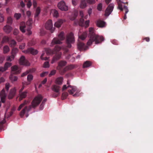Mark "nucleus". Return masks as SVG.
Wrapping results in <instances>:
<instances>
[{"label": "nucleus", "instance_id": "30", "mask_svg": "<svg viewBox=\"0 0 153 153\" xmlns=\"http://www.w3.org/2000/svg\"><path fill=\"white\" fill-rule=\"evenodd\" d=\"M92 64V63L90 61H86L85 62L83 65V68H84L90 66Z\"/></svg>", "mask_w": 153, "mask_h": 153}, {"label": "nucleus", "instance_id": "32", "mask_svg": "<svg viewBox=\"0 0 153 153\" xmlns=\"http://www.w3.org/2000/svg\"><path fill=\"white\" fill-rule=\"evenodd\" d=\"M51 13L54 17L56 18L59 17V14L57 10H52L51 11Z\"/></svg>", "mask_w": 153, "mask_h": 153}, {"label": "nucleus", "instance_id": "2", "mask_svg": "<svg viewBox=\"0 0 153 153\" xmlns=\"http://www.w3.org/2000/svg\"><path fill=\"white\" fill-rule=\"evenodd\" d=\"M32 22V20L31 19H29L26 23L27 25L28 26V27L27 28L25 23L24 22H21L20 26V30L22 33H25L26 30V33L28 35H31L32 34V32L30 31V29L31 28Z\"/></svg>", "mask_w": 153, "mask_h": 153}, {"label": "nucleus", "instance_id": "12", "mask_svg": "<svg viewBox=\"0 0 153 153\" xmlns=\"http://www.w3.org/2000/svg\"><path fill=\"white\" fill-rule=\"evenodd\" d=\"M114 7V5L112 4H111L108 5L106 8L105 12V16H108L113 10Z\"/></svg>", "mask_w": 153, "mask_h": 153}, {"label": "nucleus", "instance_id": "13", "mask_svg": "<svg viewBox=\"0 0 153 153\" xmlns=\"http://www.w3.org/2000/svg\"><path fill=\"white\" fill-rule=\"evenodd\" d=\"M11 68V74H18L20 73L21 71V69L16 65L12 66Z\"/></svg>", "mask_w": 153, "mask_h": 153}, {"label": "nucleus", "instance_id": "23", "mask_svg": "<svg viewBox=\"0 0 153 153\" xmlns=\"http://www.w3.org/2000/svg\"><path fill=\"white\" fill-rule=\"evenodd\" d=\"M87 6V2L85 0H81L79 5L81 8L84 9Z\"/></svg>", "mask_w": 153, "mask_h": 153}, {"label": "nucleus", "instance_id": "64", "mask_svg": "<svg viewBox=\"0 0 153 153\" xmlns=\"http://www.w3.org/2000/svg\"><path fill=\"white\" fill-rule=\"evenodd\" d=\"M72 3L74 6H76L77 4V2L75 0H72Z\"/></svg>", "mask_w": 153, "mask_h": 153}, {"label": "nucleus", "instance_id": "19", "mask_svg": "<svg viewBox=\"0 0 153 153\" xmlns=\"http://www.w3.org/2000/svg\"><path fill=\"white\" fill-rule=\"evenodd\" d=\"M12 65L11 63L7 62L4 65V67H0V71L4 72L7 70L8 68L10 67Z\"/></svg>", "mask_w": 153, "mask_h": 153}, {"label": "nucleus", "instance_id": "57", "mask_svg": "<svg viewBox=\"0 0 153 153\" xmlns=\"http://www.w3.org/2000/svg\"><path fill=\"white\" fill-rule=\"evenodd\" d=\"M5 59V57L4 56H2L0 57V63L3 62Z\"/></svg>", "mask_w": 153, "mask_h": 153}, {"label": "nucleus", "instance_id": "45", "mask_svg": "<svg viewBox=\"0 0 153 153\" xmlns=\"http://www.w3.org/2000/svg\"><path fill=\"white\" fill-rule=\"evenodd\" d=\"M2 41L3 42H9V38L6 36H5L3 38Z\"/></svg>", "mask_w": 153, "mask_h": 153}, {"label": "nucleus", "instance_id": "44", "mask_svg": "<svg viewBox=\"0 0 153 153\" xmlns=\"http://www.w3.org/2000/svg\"><path fill=\"white\" fill-rule=\"evenodd\" d=\"M102 3H100L97 5V9L98 10L101 11L102 10Z\"/></svg>", "mask_w": 153, "mask_h": 153}, {"label": "nucleus", "instance_id": "41", "mask_svg": "<svg viewBox=\"0 0 153 153\" xmlns=\"http://www.w3.org/2000/svg\"><path fill=\"white\" fill-rule=\"evenodd\" d=\"M14 56L11 55L10 56H8L6 58V60L8 61L11 62L14 59Z\"/></svg>", "mask_w": 153, "mask_h": 153}, {"label": "nucleus", "instance_id": "35", "mask_svg": "<svg viewBox=\"0 0 153 153\" xmlns=\"http://www.w3.org/2000/svg\"><path fill=\"white\" fill-rule=\"evenodd\" d=\"M18 49L16 48H13L12 51V55H13L14 56H15L16 53H18Z\"/></svg>", "mask_w": 153, "mask_h": 153}, {"label": "nucleus", "instance_id": "53", "mask_svg": "<svg viewBox=\"0 0 153 153\" xmlns=\"http://www.w3.org/2000/svg\"><path fill=\"white\" fill-rule=\"evenodd\" d=\"M4 21V17L3 15L0 13V22H2Z\"/></svg>", "mask_w": 153, "mask_h": 153}, {"label": "nucleus", "instance_id": "59", "mask_svg": "<svg viewBox=\"0 0 153 153\" xmlns=\"http://www.w3.org/2000/svg\"><path fill=\"white\" fill-rule=\"evenodd\" d=\"M29 73V71H26L25 72L23 73L22 75L21 76L22 77L26 75H27V74Z\"/></svg>", "mask_w": 153, "mask_h": 153}, {"label": "nucleus", "instance_id": "7", "mask_svg": "<svg viewBox=\"0 0 153 153\" xmlns=\"http://www.w3.org/2000/svg\"><path fill=\"white\" fill-rule=\"evenodd\" d=\"M43 98V97L41 95H38L31 102L32 106L33 108H35L38 106L40 103Z\"/></svg>", "mask_w": 153, "mask_h": 153}, {"label": "nucleus", "instance_id": "31", "mask_svg": "<svg viewBox=\"0 0 153 153\" xmlns=\"http://www.w3.org/2000/svg\"><path fill=\"white\" fill-rule=\"evenodd\" d=\"M61 54H60L56 55L53 58V60L51 62V63L53 64L55 61L59 59L61 57Z\"/></svg>", "mask_w": 153, "mask_h": 153}, {"label": "nucleus", "instance_id": "40", "mask_svg": "<svg viewBox=\"0 0 153 153\" xmlns=\"http://www.w3.org/2000/svg\"><path fill=\"white\" fill-rule=\"evenodd\" d=\"M68 95V93L66 92H64L62 94V100L66 99Z\"/></svg>", "mask_w": 153, "mask_h": 153}, {"label": "nucleus", "instance_id": "24", "mask_svg": "<svg viewBox=\"0 0 153 153\" xmlns=\"http://www.w3.org/2000/svg\"><path fill=\"white\" fill-rule=\"evenodd\" d=\"M97 25L98 27H103L105 26V22L103 21L98 20L97 22Z\"/></svg>", "mask_w": 153, "mask_h": 153}, {"label": "nucleus", "instance_id": "62", "mask_svg": "<svg viewBox=\"0 0 153 153\" xmlns=\"http://www.w3.org/2000/svg\"><path fill=\"white\" fill-rule=\"evenodd\" d=\"M20 5L22 7H24L25 6V4L22 1H21L20 2Z\"/></svg>", "mask_w": 153, "mask_h": 153}, {"label": "nucleus", "instance_id": "14", "mask_svg": "<svg viewBox=\"0 0 153 153\" xmlns=\"http://www.w3.org/2000/svg\"><path fill=\"white\" fill-rule=\"evenodd\" d=\"M19 63L21 65L28 66L30 65L29 62L25 59V56H23L21 57L19 60Z\"/></svg>", "mask_w": 153, "mask_h": 153}, {"label": "nucleus", "instance_id": "43", "mask_svg": "<svg viewBox=\"0 0 153 153\" xmlns=\"http://www.w3.org/2000/svg\"><path fill=\"white\" fill-rule=\"evenodd\" d=\"M21 15L20 13H15L14 15V17L16 19L18 20L21 17Z\"/></svg>", "mask_w": 153, "mask_h": 153}, {"label": "nucleus", "instance_id": "50", "mask_svg": "<svg viewBox=\"0 0 153 153\" xmlns=\"http://www.w3.org/2000/svg\"><path fill=\"white\" fill-rule=\"evenodd\" d=\"M25 43H23L19 45V48L20 49H23L25 47Z\"/></svg>", "mask_w": 153, "mask_h": 153}, {"label": "nucleus", "instance_id": "55", "mask_svg": "<svg viewBox=\"0 0 153 153\" xmlns=\"http://www.w3.org/2000/svg\"><path fill=\"white\" fill-rule=\"evenodd\" d=\"M56 73V71L55 70H53L51 71L50 74H49V76H50L52 75H54Z\"/></svg>", "mask_w": 153, "mask_h": 153}, {"label": "nucleus", "instance_id": "52", "mask_svg": "<svg viewBox=\"0 0 153 153\" xmlns=\"http://www.w3.org/2000/svg\"><path fill=\"white\" fill-rule=\"evenodd\" d=\"M10 79L12 81H16L17 79V77L16 76H14L13 77H10Z\"/></svg>", "mask_w": 153, "mask_h": 153}, {"label": "nucleus", "instance_id": "49", "mask_svg": "<svg viewBox=\"0 0 153 153\" xmlns=\"http://www.w3.org/2000/svg\"><path fill=\"white\" fill-rule=\"evenodd\" d=\"M43 67L45 68H48L49 67V62H45L43 65Z\"/></svg>", "mask_w": 153, "mask_h": 153}, {"label": "nucleus", "instance_id": "46", "mask_svg": "<svg viewBox=\"0 0 153 153\" xmlns=\"http://www.w3.org/2000/svg\"><path fill=\"white\" fill-rule=\"evenodd\" d=\"M33 79V76L32 75L29 74L27 76V80L29 82H30Z\"/></svg>", "mask_w": 153, "mask_h": 153}, {"label": "nucleus", "instance_id": "9", "mask_svg": "<svg viewBox=\"0 0 153 153\" xmlns=\"http://www.w3.org/2000/svg\"><path fill=\"white\" fill-rule=\"evenodd\" d=\"M125 3L124 2L119 3H118V7L121 11H123V10H125V14L123 19H126L127 18L126 14L128 12V10L127 7L125 5Z\"/></svg>", "mask_w": 153, "mask_h": 153}, {"label": "nucleus", "instance_id": "1", "mask_svg": "<svg viewBox=\"0 0 153 153\" xmlns=\"http://www.w3.org/2000/svg\"><path fill=\"white\" fill-rule=\"evenodd\" d=\"M89 31L88 36L89 39L87 42V45H91L93 42H95V44H97L101 43L104 40V38L103 36L95 34L93 28H90Z\"/></svg>", "mask_w": 153, "mask_h": 153}, {"label": "nucleus", "instance_id": "3", "mask_svg": "<svg viewBox=\"0 0 153 153\" xmlns=\"http://www.w3.org/2000/svg\"><path fill=\"white\" fill-rule=\"evenodd\" d=\"M64 33L63 32H61L58 35V37H55L52 40L51 46H53V45L57 44H61L62 43V41L65 39Z\"/></svg>", "mask_w": 153, "mask_h": 153}, {"label": "nucleus", "instance_id": "10", "mask_svg": "<svg viewBox=\"0 0 153 153\" xmlns=\"http://www.w3.org/2000/svg\"><path fill=\"white\" fill-rule=\"evenodd\" d=\"M22 52L26 54L30 53L33 55L37 54L38 51L36 50H35L32 48H30L27 50L22 51Z\"/></svg>", "mask_w": 153, "mask_h": 153}, {"label": "nucleus", "instance_id": "29", "mask_svg": "<svg viewBox=\"0 0 153 153\" xmlns=\"http://www.w3.org/2000/svg\"><path fill=\"white\" fill-rule=\"evenodd\" d=\"M63 23V20L62 19H59L55 23L54 25L55 27L59 28L61 27Z\"/></svg>", "mask_w": 153, "mask_h": 153}, {"label": "nucleus", "instance_id": "56", "mask_svg": "<svg viewBox=\"0 0 153 153\" xmlns=\"http://www.w3.org/2000/svg\"><path fill=\"white\" fill-rule=\"evenodd\" d=\"M10 87V85L8 83H7L5 85V88L7 91H8L9 89V88Z\"/></svg>", "mask_w": 153, "mask_h": 153}, {"label": "nucleus", "instance_id": "20", "mask_svg": "<svg viewBox=\"0 0 153 153\" xmlns=\"http://www.w3.org/2000/svg\"><path fill=\"white\" fill-rule=\"evenodd\" d=\"M87 32L86 31L84 32L82 34H81V32L79 31L78 33V36L79 38L82 40L85 39L87 36Z\"/></svg>", "mask_w": 153, "mask_h": 153}, {"label": "nucleus", "instance_id": "48", "mask_svg": "<svg viewBox=\"0 0 153 153\" xmlns=\"http://www.w3.org/2000/svg\"><path fill=\"white\" fill-rule=\"evenodd\" d=\"M12 19L11 17H9L7 18V23L10 24H11L12 23Z\"/></svg>", "mask_w": 153, "mask_h": 153}, {"label": "nucleus", "instance_id": "38", "mask_svg": "<svg viewBox=\"0 0 153 153\" xmlns=\"http://www.w3.org/2000/svg\"><path fill=\"white\" fill-rule=\"evenodd\" d=\"M45 51H43L42 53V54L40 58L41 59H42V60H47L48 59V58L47 57H43L44 55L45 54Z\"/></svg>", "mask_w": 153, "mask_h": 153}, {"label": "nucleus", "instance_id": "58", "mask_svg": "<svg viewBox=\"0 0 153 153\" xmlns=\"http://www.w3.org/2000/svg\"><path fill=\"white\" fill-rule=\"evenodd\" d=\"M35 45L33 41H31L30 42H29L28 43V45L29 46H32Z\"/></svg>", "mask_w": 153, "mask_h": 153}, {"label": "nucleus", "instance_id": "61", "mask_svg": "<svg viewBox=\"0 0 153 153\" xmlns=\"http://www.w3.org/2000/svg\"><path fill=\"white\" fill-rule=\"evenodd\" d=\"M48 74V73L47 72H44L40 74V76L42 77H43L45 76V74Z\"/></svg>", "mask_w": 153, "mask_h": 153}, {"label": "nucleus", "instance_id": "6", "mask_svg": "<svg viewBox=\"0 0 153 153\" xmlns=\"http://www.w3.org/2000/svg\"><path fill=\"white\" fill-rule=\"evenodd\" d=\"M66 62L64 61H60L58 63L56 69L59 71V73L61 75L64 74L65 72L67 71V70L66 69V67L62 69V68L66 65Z\"/></svg>", "mask_w": 153, "mask_h": 153}, {"label": "nucleus", "instance_id": "47", "mask_svg": "<svg viewBox=\"0 0 153 153\" xmlns=\"http://www.w3.org/2000/svg\"><path fill=\"white\" fill-rule=\"evenodd\" d=\"M60 95V92H55L54 93L52 94V97L54 98Z\"/></svg>", "mask_w": 153, "mask_h": 153}, {"label": "nucleus", "instance_id": "36", "mask_svg": "<svg viewBox=\"0 0 153 153\" xmlns=\"http://www.w3.org/2000/svg\"><path fill=\"white\" fill-rule=\"evenodd\" d=\"M9 43L11 47L15 46L16 45V42L14 40H12L9 41Z\"/></svg>", "mask_w": 153, "mask_h": 153}, {"label": "nucleus", "instance_id": "16", "mask_svg": "<svg viewBox=\"0 0 153 153\" xmlns=\"http://www.w3.org/2000/svg\"><path fill=\"white\" fill-rule=\"evenodd\" d=\"M31 106L30 105L28 106H26L24 108H23L22 111L20 112V115L21 117H22L25 112L26 111L29 112L31 109Z\"/></svg>", "mask_w": 153, "mask_h": 153}, {"label": "nucleus", "instance_id": "15", "mask_svg": "<svg viewBox=\"0 0 153 153\" xmlns=\"http://www.w3.org/2000/svg\"><path fill=\"white\" fill-rule=\"evenodd\" d=\"M45 27L47 29L50 30L51 33L53 32V24L51 20H49L45 24Z\"/></svg>", "mask_w": 153, "mask_h": 153}, {"label": "nucleus", "instance_id": "11", "mask_svg": "<svg viewBox=\"0 0 153 153\" xmlns=\"http://www.w3.org/2000/svg\"><path fill=\"white\" fill-rule=\"evenodd\" d=\"M58 6L62 10L66 11L68 10V6L66 5L65 2L63 1H61L58 4Z\"/></svg>", "mask_w": 153, "mask_h": 153}, {"label": "nucleus", "instance_id": "28", "mask_svg": "<svg viewBox=\"0 0 153 153\" xmlns=\"http://www.w3.org/2000/svg\"><path fill=\"white\" fill-rule=\"evenodd\" d=\"M29 103V102L28 101L25 100L24 102L21 104L19 107L18 108V110L19 111L24 106L27 105Z\"/></svg>", "mask_w": 153, "mask_h": 153}, {"label": "nucleus", "instance_id": "25", "mask_svg": "<svg viewBox=\"0 0 153 153\" xmlns=\"http://www.w3.org/2000/svg\"><path fill=\"white\" fill-rule=\"evenodd\" d=\"M84 20L83 18V17H81L79 20V22H76V21H74V25H77L79 24V26H83L84 25Z\"/></svg>", "mask_w": 153, "mask_h": 153}, {"label": "nucleus", "instance_id": "21", "mask_svg": "<svg viewBox=\"0 0 153 153\" xmlns=\"http://www.w3.org/2000/svg\"><path fill=\"white\" fill-rule=\"evenodd\" d=\"M12 28L10 26L6 25L3 28L4 31L7 33H9L12 30Z\"/></svg>", "mask_w": 153, "mask_h": 153}, {"label": "nucleus", "instance_id": "33", "mask_svg": "<svg viewBox=\"0 0 153 153\" xmlns=\"http://www.w3.org/2000/svg\"><path fill=\"white\" fill-rule=\"evenodd\" d=\"M40 12V9L39 7H37L36 9V13L35 15V19H38V17Z\"/></svg>", "mask_w": 153, "mask_h": 153}, {"label": "nucleus", "instance_id": "54", "mask_svg": "<svg viewBox=\"0 0 153 153\" xmlns=\"http://www.w3.org/2000/svg\"><path fill=\"white\" fill-rule=\"evenodd\" d=\"M19 30L16 29H14L13 34L15 35H17L19 33Z\"/></svg>", "mask_w": 153, "mask_h": 153}, {"label": "nucleus", "instance_id": "17", "mask_svg": "<svg viewBox=\"0 0 153 153\" xmlns=\"http://www.w3.org/2000/svg\"><path fill=\"white\" fill-rule=\"evenodd\" d=\"M6 97V94L5 92V90L4 89H3L0 93V97L2 102L4 103L5 102Z\"/></svg>", "mask_w": 153, "mask_h": 153}, {"label": "nucleus", "instance_id": "42", "mask_svg": "<svg viewBox=\"0 0 153 153\" xmlns=\"http://www.w3.org/2000/svg\"><path fill=\"white\" fill-rule=\"evenodd\" d=\"M25 2L27 3V7L28 8H30L32 5L30 0H25Z\"/></svg>", "mask_w": 153, "mask_h": 153}, {"label": "nucleus", "instance_id": "60", "mask_svg": "<svg viewBox=\"0 0 153 153\" xmlns=\"http://www.w3.org/2000/svg\"><path fill=\"white\" fill-rule=\"evenodd\" d=\"M112 43L114 45H118V42L117 41L115 40H114L112 41Z\"/></svg>", "mask_w": 153, "mask_h": 153}, {"label": "nucleus", "instance_id": "4", "mask_svg": "<svg viewBox=\"0 0 153 153\" xmlns=\"http://www.w3.org/2000/svg\"><path fill=\"white\" fill-rule=\"evenodd\" d=\"M69 82L68 81L67 84L68 85V87L70 88L68 89V91L69 94H73L75 92V93L73 95V96L75 97L79 96V93L80 92V90L77 89L76 86L69 85Z\"/></svg>", "mask_w": 153, "mask_h": 153}, {"label": "nucleus", "instance_id": "63", "mask_svg": "<svg viewBox=\"0 0 153 153\" xmlns=\"http://www.w3.org/2000/svg\"><path fill=\"white\" fill-rule=\"evenodd\" d=\"M67 88H68V89L70 88L68 87V86H67L66 85H64L62 88V90L63 91L66 89Z\"/></svg>", "mask_w": 153, "mask_h": 153}, {"label": "nucleus", "instance_id": "18", "mask_svg": "<svg viewBox=\"0 0 153 153\" xmlns=\"http://www.w3.org/2000/svg\"><path fill=\"white\" fill-rule=\"evenodd\" d=\"M27 93L28 92L27 91L19 92V100L20 101H21L23 99H24L26 97Z\"/></svg>", "mask_w": 153, "mask_h": 153}, {"label": "nucleus", "instance_id": "8", "mask_svg": "<svg viewBox=\"0 0 153 153\" xmlns=\"http://www.w3.org/2000/svg\"><path fill=\"white\" fill-rule=\"evenodd\" d=\"M61 48L59 45H56L53 50L49 48H45V51L48 54H54L58 52L61 50Z\"/></svg>", "mask_w": 153, "mask_h": 153}, {"label": "nucleus", "instance_id": "27", "mask_svg": "<svg viewBox=\"0 0 153 153\" xmlns=\"http://www.w3.org/2000/svg\"><path fill=\"white\" fill-rule=\"evenodd\" d=\"M85 44L81 42H79L77 44V47L80 51L84 49Z\"/></svg>", "mask_w": 153, "mask_h": 153}, {"label": "nucleus", "instance_id": "5", "mask_svg": "<svg viewBox=\"0 0 153 153\" xmlns=\"http://www.w3.org/2000/svg\"><path fill=\"white\" fill-rule=\"evenodd\" d=\"M75 39L73 33L71 32L68 34L66 36V43L67 47L70 48L71 47V44L74 43Z\"/></svg>", "mask_w": 153, "mask_h": 153}, {"label": "nucleus", "instance_id": "34", "mask_svg": "<svg viewBox=\"0 0 153 153\" xmlns=\"http://www.w3.org/2000/svg\"><path fill=\"white\" fill-rule=\"evenodd\" d=\"M63 78L62 77L58 78L56 80V83L59 85H60L62 83Z\"/></svg>", "mask_w": 153, "mask_h": 153}, {"label": "nucleus", "instance_id": "37", "mask_svg": "<svg viewBox=\"0 0 153 153\" xmlns=\"http://www.w3.org/2000/svg\"><path fill=\"white\" fill-rule=\"evenodd\" d=\"M4 53H6L9 52L10 49L9 47L7 45L4 46Z\"/></svg>", "mask_w": 153, "mask_h": 153}, {"label": "nucleus", "instance_id": "26", "mask_svg": "<svg viewBox=\"0 0 153 153\" xmlns=\"http://www.w3.org/2000/svg\"><path fill=\"white\" fill-rule=\"evenodd\" d=\"M60 88V86L56 85H53L51 88L52 90L55 92H59Z\"/></svg>", "mask_w": 153, "mask_h": 153}, {"label": "nucleus", "instance_id": "39", "mask_svg": "<svg viewBox=\"0 0 153 153\" xmlns=\"http://www.w3.org/2000/svg\"><path fill=\"white\" fill-rule=\"evenodd\" d=\"M75 68V66L73 65H71L66 67V69L68 70H72Z\"/></svg>", "mask_w": 153, "mask_h": 153}, {"label": "nucleus", "instance_id": "51", "mask_svg": "<svg viewBox=\"0 0 153 153\" xmlns=\"http://www.w3.org/2000/svg\"><path fill=\"white\" fill-rule=\"evenodd\" d=\"M88 3L90 4H93L95 3V0H87Z\"/></svg>", "mask_w": 153, "mask_h": 153}, {"label": "nucleus", "instance_id": "22", "mask_svg": "<svg viewBox=\"0 0 153 153\" xmlns=\"http://www.w3.org/2000/svg\"><path fill=\"white\" fill-rule=\"evenodd\" d=\"M16 89L15 88H13L10 90L8 97L9 99H11L16 94Z\"/></svg>", "mask_w": 153, "mask_h": 153}]
</instances>
